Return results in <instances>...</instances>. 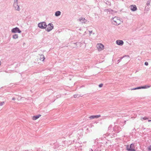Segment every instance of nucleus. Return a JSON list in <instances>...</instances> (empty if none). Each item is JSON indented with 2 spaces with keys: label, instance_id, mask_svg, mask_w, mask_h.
<instances>
[{
  "label": "nucleus",
  "instance_id": "nucleus-27",
  "mask_svg": "<svg viewBox=\"0 0 151 151\" xmlns=\"http://www.w3.org/2000/svg\"><path fill=\"white\" fill-rule=\"evenodd\" d=\"M103 85V84L102 83H101L99 85V87L100 88H101L102 87Z\"/></svg>",
  "mask_w": 151,
  "mask_h": 151
},
{
  "label": "nucleus",
  "instance_id": "nucleus-10",
  "mask_svg": "<svg viewBox=\"0 0 151 151\" xmlns=\"http://www.w3.org/2000/svg\"><path fill=\"white\" fill-rule=\"evenodd\" d=\"M117 18V17H115L113 18V21L116 23L114 24L116 25H118L120 24V23L119 22L118 20H117V21L116 20V19Z\"/></svg>",
  "mask_w": 151,
  "mask_h": 151
},
{
  "label": "nucleus",
  "instance_id": "nucleus-18",
  "mask_svg": "<svg viewBox=\"0 0 151 151\" xmlns=\"http://www.w3.org/2000/svg\"><path fill=\"white\" fill-rule=\"evenodd\" d=\"M112 128V125H110L108 128V131L109 132H111V130Z\"/></svg>",
  "mask_w": 151,
  "mask_h": 151
},
{
  "label": "nucleus",
  "instance_id": "nucleus-45",
  "mask_svg": "<svg viewBox=\"0 0 151 151\" xmlns=\"http://www.w3.org/2000/svg\"><path fill=\"white\" fill-rule=\"evenodd\" d=\"M96 151V150L95 149V150H94V151Z\"/></svg>",
  "mask_w": 151,
  "mask_h": 151
},
{
  "label": "nucleus",
  "instance_id": "nucleus-5",
  "mask_svg": "<svg viewBox=\"0 0 151 151\" xmlns=\"http://www.w3.org/2000/svg\"><path fill=\"white\" fill-rule=\"evenodd\" d=\"M13 7L16 10L19 11L20 10V9L18 4V3H14Z\"/></svg>",
  "mask_w": 151,
  "mask_h": 151
},
{
  "label": "nucleus",
  "instance_id": "nucleus-9",
  "mask_svg": "<svg viewBox=\"0 0 151 151\" xmlns=\"http://www.w3.org/2000/svg\"><path fill=\"white\" fill-rule=\"evenodd\" d=\"M101 116L100 115H93L90 116H89V118H90V119H97Z\"/></svg>",
  "mask_w": 151,
  "mask_h": 151
},
{
  "label": "nucleus",
  "instance_id": "nucleus-43",
  "mask_svg": "<svg viewBox=\"0 0 151 151\" xmlns=\"http://www.w3.org/2000/svg\"><path fill=\"white\" fill-rule=\"evenodd\" d=\"M29 151H33L32 150H29Z\"/></svg>",
  "mask_w": 151,
  "mask_h": 151
},
{
  "label": "nucleus",
  "instance_id": "nucleus-11",
  "mask_svg": "<svg viewBox=\"0 0 151 151\" xmlns=\"http://www.w3.org/2000/svg\"><path fill=\"white\" fill-rule=\"evenodd\" d=\"M104 11L107 12V13L112 14L113 10L111 9H106L104 10Z\"/></svg>",
  "mask_w": 151,
  "mask_h": 151
},
{
  "label": "nucleus",
  "instance_id": "nucleus-1",
  "mask_svg": "<svg viewBox=\"0 0 151 151\" xmlns=\"http://www.w3.org/2000/svg\"><path fill=\"white\" fill-rule=\"evenodd\" d=\"M38 27L42 29H46L47 27V25L46 23L45 22L39 23L38 24Z\"/></svg>",
  "mask_w": 151,
  "mask_h": 151
},
{
  "label": "nucleus",
  "instance_id": "nucleus-33",
  "mask_svg": "<svg viewBox=\"0 0 151 151\" xmlns=\"http://www.w3.org/2000/svg\"><path fill=\"white\" fill-rule=\"evenodd\" d=\"M136 89H137V87L132 88L131 89V90H136Z\"/></svg>",
  "mask_w": 151,
  "mask_h": 151
},
{
  "label": "nucleus",
  "instance_id": "nucleus-35",
  "mask_svg": "<svg viewBox=\"0 0 151 151\" xmlns=\"http://www.w3.org/2000/svg\"><path fill=\"white\" fill-rule=\"evenodd\" d=\"M12 100H15V98L14 97H13L12 99Z\"/></svg>",
  "mask_w": 151,
  "mask_h": 151
},
{
  "label": "nucleus",
  "instance_id": "nucleus-30",
  "mask_svg": "<svg viewBox=\"0 0 151 151\" xmlns=\"http://www.w3.org/2000/svg\"><path fill=\"white\" fill-rule=\"evenodd\" d=\"M134 144L133 143L131 144L129 148H132V146H134Z\"/></svg>",
  "mask_w": 151,
  "mask_h": 151
},
{
  "label": "nucleus",
  "instance_id": "nucleus-6",
  "mask_svg": "<svg viewBox=\"0 0 151 151\" xmlns=\"http://www.w3.org/2000/svg\"><path fill=\"white\" fill-rule=\"evenodd\" d=\"M130 8L132 11H135L137 10V8L135 5H132L130 6Z\"/></svg>",
  "mask_w": 151,
  "mask_h": 151
},
{
  "label": "nucleus",
  "instance_id": "nucleus-23",
  "mask_svg": "<svg viewBox=\"0 0 151 151\" xmlns=\"http://www.w3.org/2000/svg\"><path fill=\"white\" fill-rule=\"evenodd\" d=\"M150 0L148 1L147 2V3H146V5L148 6L150 5Z\"/></svg>",
  "mask_w": 151,
  "mask_h": 151
},
{
  "label": "nucleus",
  "instance_id": "nucleus-39",
  "mask_svg": "<svg viewBox=\"0 0 151 151\" xmlns=\"http://www.w3.org/2000/svg\"><path fill=\"white\" fill-rule=\"evenodd\" d=\"M78 42H76V43H74V44H76V45H77V44L78 43Z\"/></svg>",
  "mask_w": 151,
  "mask_h": 151
},
{
  "label": "nucleus",
  "instance_id": "nucleus-7",
  "mask_svg": "<svg viewBox=\"0 0 151 151\" xmlns=\"http://www.w3.org/2000/svg\"><path fill=\"white\" fill-rule=\"evenodd\" d=\"M79 20L80 22H81L82 23H87L88 22L87 20L85 19L84 18H80L79 19Z\"/></svg>",
  "mask_w": 151,
  "mask_h": 151
},
{
  "label": "nucleus",
  "instance_id": "nucleus-4",
  "mask_svg": "<svg viewBox=\"0 0 151 151\" xmlns=\"http://www.w3.org/2000/svg\"><path fill=\"white\" fill-rule=\"evenodd\" d=\"M12 32L13 33H21L22 32L17 27L13 28L11 30Z\"/></svg>",
  "mask_w": 151,
  "mask_h": 151
},
{
  "label": "nucleus",
  "instance_id": "nucleus-13",
  "mask_svg": "<svg viewBox=\"0 0 151 151\" xmlns=\"http://www.w3.org/2000/svg\"><path fill=\"white\" fill-rule=\"evenodd\" d=\"M125 57H127L128 58H129V56L128 55H125L123 56L122 57L120 58L117 61L118 62V63H119L120 62L122 59H123V58H124Z\"/></svg>",
  "mask_w": 151,
  "mask_h": 151
},
{
  "label": "nucleus",
  "instance_id": "nucleus-26",
  "mask_svg": "<svg viewBox=\"0 0 151 151\" xmlns=\"http://www.w3.org/2000/svg\"><path fill=\"white\" fill-rule=\"evenodd\" d=\"M142 118L144 120H146L148 119L146 117H144Z\"/></svg>",
  "mask_w": 151,
  "mask_h": 151
},
{
  "label": "nucleus",
  "instance_id": "nucleus-31",
  "mask_svg": "<svg viewBox=\"0 0 151 151\" xmlns=\"http://www.w3.org/2000/svg\"><path fill=\"white\" fill-rule=\"evenodd\" d=\"M18 0H14V3H18Z\"/></svg>",
  "mask_w": 151,
  "mask_h": 151
},
{
  "label": "nucleus",
  "instance_id": "nucleus-20",
  "mask_svg": "<svg viewBox=\"0 0 151 151\" xmlns=\"http://www.w3.org/2000/svg\"><path fill=\"white\" fill-rule=\"evenodd\" d=\"M150 86H142V88L143 89L147 88L150 87Z\"/></svg>",
  "mask_w": 151,
  "mask_h": 151
},
{
  "label": "nucleus",
  "instance_id": "nucleus-41",
  "mask_svg": "<svg viewBox=\"0 0 151 151\" xmlns=\"http://www.w3.org/2000/svg\"><path fill=\"white\" fill-rule=\"evenodd\" d=\"M148 122H151V120H148Z\"/></svg>",
  "mask_w": 151,
  "mask_h": 151
},
{
  "label": "nucleus",
  "instance_id": "nucleus-36",
  "mask_svg": "<svg viewBox=\"0 0 151 151\" xmlns=\"http://www.w3.org/2000/svg\"><path fill=\"white\" fill-rule=\"evenodd\" d=\"M110 132H108L106 134H108V135H109V134H110Z\"/></svg>",
  "mask_w": 151,
  "mask_h": 151
},
{
  "label": "nucleus",
  "instance_id": "nucleus-14",
  "mask_svg": "<svg viewBox=\"0 0 151 151\" xmlns=\"http://www.w3.org/2000/svg\"><path fill=\"white\" fill-rule=\"evenodd\" d=\"M61 12L60 11H57L55 12V16L56 17H58L61 14Z\"/></svg>",
  "mask_w": 151,
  "mask_h": 151
},
{
  "label": "nucleus",
  "instance_id": "nucleus-22",
  "mask_svg": "<svg viewBox=\"0 0 151 151\" xmlns=\"http://www.w3.org/2000/svg\"><path fill=\"white\" fill-rule=\"evenodd\" d=\"M74 97L75 98H77V97H79V95L78 94H76L75 95H73Z\"/></svg>",
  "mask_w": 151,
  "mask_h": 151
},
{
  "label": "nucleus",
  "instance_id": "nucleus-34",
  "mask_svg": "<svg viewBox=\"0 0 151 151\" xmlns=\"http://www.w3.org/2000/svg\"><path fill=\"white\" fill-rule=\"evenodd\" d=\"M19 149H17V148H15V149H16V150H15V151H19Z\"/></svg>",
  "mask_w": 151,
  "mask_h": 151
},
{
  "label": "nucleus",
  "instance_id": "nucleus-42",
  "mask_svg": "<svg viewBox=\"0 0 151 151\" xmlns=\"http://www.w3.org/2000/svg\"><path fill=\"white\" fill-rule=\"evenodd\" d=\"M126 121H124V123L125 124H126Z\"/></svg>",
  "mask_w": 151,
  "mask_h": 151
},
{
  "label": "nucleus",
  "instance_id": "nucleus-29",
  "mask_svg": "<svg viewBox=\"0 0 151 151\" xmlns=\"http://www.w3.org/2000/svg\"><path fill=\"white\" fill-rule=\"evenodd\" d=\"M145 65H148V63L147 62H145Z\"/></svg>",
  "mask_w": 151,
  "mask_h": 151
},
{
  "label": "nucleus",
  "instance_id": "nucleus-32",
  "mask_svg": "<svg viewBox=\"0 0 151 151\" xmlns=\"http://www.w3.org/2000/svg\"><path fill=\"white\" fill-rule=\"evenodd\" d=\"M129 145H127L126 147L127 148V149H129Z\"/></svg>",
  "mask_w": 151,
  "mask_h": 151
},
{
  "label": "nucleus",
  "instance_id": "nucleus-28",
  "mask_svg": "<svg viewBox=\"0 0 151 151\" xmlns=\"http://www.w3.org/2000/svg\"><path fill=\"white\" fill-rule=\"evenodd\" d=\"M137 89L142 88V86L137 87Z\"/></svg>",
  "mask_w": 151,
  "mask_h": 151
},
{
  "label": "nucleus",
  "instance_id": "nucleus-24",
  "mask_svg": "<svg viewBox=\"0 0 151 151\" xmlns=\"http://www.w3.org/2000/svg\"><path fill=\"white\" fill-rule=\"evenodd\" d=\"M4 103V101L0 102V106H2Z\"/></svg>",
  "mask_w": 151,
  "mask_h": 151
},
{
  "label": "nucleus",
  "instance_id": "nucleus-8",
  "mask_svg": "<svg viewBox=\"0 0 151 151\" xmlns=\"http://www.w3.org/2000/svg\"><path fill=\"white\" fill-rule=\"evenodd\" d=\"M116 44L122 46L124 44V42L122 40H118L116 41Z\"/></svg>",
  "mask_w": 151,
  "mask_h": 151
},
{
  "label": "nucleus",
  "instance_id": "nucleus-19",
  "mask_svg": "<svg viewBox=\"0 0 151 151\" xmlns=\"http://www.w3.org/2000/svg\"><path fill=\"white\" fill-rule=\"evenodd\" d=\"M59 147L57 143H55V146H54V149H56L58 148Z\"/></svg>",
  "mask_w": 151,
  "mask_h": 151
},
{
  "label": "nucleus",
  "instance_id": "nucleus-15",
  "mask_svg": "<svg viewBox=\"0 0 151 151\" xmlns=\"http://www.w3.org/2000/svg\"><path fill=\"white\" fill-rule=\"evenodd\" d=\"M104 45L101 44H100L97 45V47L98 48H101L102 49V48H104Z\"/></svg>",
  "mask_w": 151,
  "mask_h": 151
},
{
  "label": "nucleus",
  "instance_id": "nucleus-21",
  "mask_svg": "<svg viewBox=\"0 0 151 151\" xmlns=\"http://www.w3.org/2000/svg\"><path fill=\"white\" fill-rule=\"evenodd\" d=\"M127 150L129 151H137L135 149L132 148H129L127 149Z\"/></svg>",
  "mask_w": 151,
  "mask_h": 151
},
{
  "label": "nucleus",
  "instance_id": "nucleus-38",
  "mask_svg": "<svg viewBox=\"0 0 151 151\" xmlns=\"http://www.w3.org/2000/svg\"><path fill=\"white\" fill-rule=\"evenodd\" d=\"M89 32L90 34L91 33H92V31H89Z\"/></svg>",
  "mask_w": 151,
  "mask_h": 151
},
{
  "label": "nucleus",
  "instance_id": "nucleus-25",
  "mask_svg": "<svg viewBox=\"0 0 151 151\" xmlns=\"http://www.w3.org/2000/svg\"><path fill=\"white\" fill-rule=\"evenodd\" d=\"M147 150L148 151H150L151 150V145H150L148 148Z\"/></svg>",
  "mask_w": 151,
  "mask_h": 151
},
{
  "label": "nucleus",
  "instance_id": "nucleus-16",
  "mask_svg": "<svg viewBox=\"0 0 151 151\" xmlns=\"http://www.w3.org/2000/svg\"><path fill=\"white\" fill-rule=\"evenodd\" d=\"M45 59L44 55H41L40 56V60L42 61H43Z\"/></svg>",
  "mask_w": 151,
  "mask_h": 151
},
{
  "label": "nucleus",
  "instance_id": "nucleus-3",
  "mask_svg": "<svg viewBox=\"0 0 151 151\" xmlns=\"http://www.w3.org/2000/svg\"><path fill=\"white\" fill-rule=\"evenodd\" d=\"M113 130L114 132L118 133L122 130V128L120 127L115 125L113 128Z\"/></svg>",
  "mask_w": 151,
  "mask_h": 151
},
{
  "label": "nucleus",
  "instance_id": "nucleus-40",
  "mask_svg": "<svg viewBox=\"0 0 151 151\" xmlns=\"http://www.w3.org/2000/svg\"><path fill=\"white\" fill-rule=\"evenodd\" d=\"M142 129H145V128H144L143 127H142Z\"/></svg>",
  "mask_w": 151,
  "mask_h": 151
},
{
  "label": "nucleus",
  "instance_id": "nucleus-2",
  "mask_svg": "<svg viewBox=\"0 0 151 151\" xmlns=\"http://www.w3.org/2000/svg\"><path fill=\"white\" fill-rule=\"evenodd\" d=\"M47 26V27L46 29V30L48 32L51 31L54 28L53 25L52 23H50Z\"/></svg>",
  "mask_w": 151,
  "mask_h": 151
},
{
  "label": "nucleus",
  "instance_id": "nucleus-12",
  "mask_svg": "<svg viewBox=\"0 0 151 151\" xmlns=\"http://www.w3.org/2000/svg\"><path fill=\"white\" fill-rule=\"evenodd\" d=\"M41 116V115L39 114L38 115H36L33 116L32 119L33 120H35L39 118L40 116Z\"/></svg>",
  "mask_w": 151,
  "mask_h": 151
},
{
  "label": "nucleus",
  "instance_id": "nucleus-44",
  "mask_svg": "<svg viewBox=\"0 0 151 151\" xmlns=\"http://www.w3.org/2000/svg\"><path fill=\"white\" fill-rule=\"evenodd\" d=\"M81 28H80V29H79V30H81Z\"/></svg>",
  "mask_w": 151,
  "mask_h": 151
},
{
  "label": "nucleus",
  "instance_id": "nucleus-37",
  "mask_svg": "<svg viewBox=\"0 0 151 151\" xmlns=\"http://www.w3.org/2000/svg\"><path fill=\"white\" fill-rule=\"evenodd\" d=\"M89 151H93V150L92 149H89Z\"/></svg>",
  "mask_w": 151,
  "mask_h": 151
},
{
  "label": "nucleus",
  "instance_id": "nucleus-17",
  "mask_svg": "<svg viewBox=\"0 0 151 151\" xmlns=\"http://www.w3.org/2000/svg\"><path fill=\"white\" fill-rule=\"evenodd\" d=\"M13 38L14 39H16L18 38V36L17 34H14L13 35Z\"/></svg>",
  "mask_w": 151,
  "mask_h": 151
}]
</instances>
